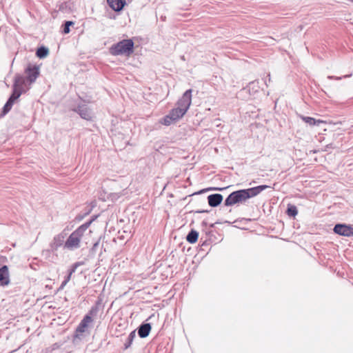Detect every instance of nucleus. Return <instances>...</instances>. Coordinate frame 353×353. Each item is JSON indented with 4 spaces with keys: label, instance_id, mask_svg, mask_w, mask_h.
Here are the masks:
<instances>
[{
    "label": "nucleus",
    "instance_id": "obj_34",
    "mask_svg": "<svg viewBox=\"0 0 353 353\" xmlns=\"http://www.w3.org/2000/svg\"><path fill=\"white\" fill-rule=\"evenodd\" d=\"M224 188H214V190H223Z\"/></svg>",
    "mask_w": 353,
    "mask_h": 353
},
{
    "label": "nucleus",
    "instance_id": "obj_4",
    "mask_svg": "<svg viewBox=\"0 0 353 353\" xmlns=\"http://www.w3.org/2000/svg\"><path fill=\"white\" fill-rule=\"evenodd\" d=\"M134 51V42L132 39H123L114 44L110 49V54L114 56L130 55Z\"/></svg>",
    "mask_w": 353,
    "mask_h": 353
},
{
    "label": "nucleus",
    "instance_id": "obj_22",
    "mask_svg": "<svg viewBox=\"0 0 353 353\" xmlns=\"http://www.w3.org/2000/svg\"><path fill=\"white\" fill-rule=\"evenodd\" d=\"M73 24H74V23L72 21H65L63 25V32L64 34H68L70 31V27Z\"/></svg>",
    "mask_w": 353,
    "mask_h": 353
},
{
    "label": "nucleus",
    "instance_id": "obj_27",
    "mask_svg": "<svg viewBox=\"0 0 353 353\" xmlns=\"http://www.w3.org/2000/svg\"><path fill=\"white\" fill-rule=\"evenodd\" d=\"M258 83H259V82L257 81H254L250 82L249 83V88H256V85L258 84Z\"/></svg>",
    "mask_w": 353,
    "mask_h": 353
},
{
    "label": "nucleus",
    "instance_id": "obj_31",
    "mask_svg": "<svg viewBox=\"0 0 353 353\" xmlns=\"http://www.w3.org/2000/svg\"><path fill=\"white\" fill-rule=\"evenodd\" d=\"M268 81L270 82L271 81V77H270V74H268Z\"/></svg>",
    "mask_w": 353,
    "mask_h": 353
},
{
    "label": "nucleus",
    "instance_id": "obj_29",
    "mask_svg": "<svg viewBox=\"0 0 353 353\" xmlns=\"http://www.w3.org/2000/svg\"><path fill=\"white\" fill-rule=\"evenodd\" d=\"M71 276H72V275H70V274H68V276H66V278L65 279V281L67 283H68V282H69V281L70 280V279H71Z\"/></svg>",
    "mask_w": 353,
    "mask_h": 353
},
{
    "label": "nucleus",
    "instance_id": "obj_24",
    "mask_svg": "<svg viewBox=\"0 0 353 353\" xmlns=\"http://www.w3.org/2000/svg\"><path fill=\"white\" fill-rule=\"evenodd\" d=\"M53 252L52 250H51V248H50V249H48V250H45L42 252V255L46 258V259H48L49 260H50V255H51V253Z\"/></svg>",
    "mask_w": 353,
    "mask_h": 353
},
{
    "label": "nucleus",
    "instance_id": "obj_1",
    "mask_svg": "<svg viewBox=\"0 0 353 353\" xmlns=\"http://www.w3.org/2000/svg\"><path fill=\"white\" fill-rule=\"evenodd\" d=\"M269 188V185H261L248 189L234 191L225 199L224 204L226 206H232L239 203L245 202L248 199L258 195L262 191Z\"/></svg>",
    "mask_w": 353,
    "mask_h": 353
},
{
    "label": "nucleus",
    "instance_id": "obj_11",
    "mask_svg": "<svg viewBox=\"0 0 353 353\" xmlns=\"http://www.w3.org/2000/svg\"><path fill=\"white\" fill-rule=\"evenodd\" d=\"M10 283L9 271L7 265L0 268V285L4 286Z\"/></svg>",
    "mask_w": 353,
    "mask_h": 353
},
{
    "label": "nucleus",
    "instance_id": "obj_21",
    "mask_svg": "<svg viewBox=\"0 0 353 353\" xmlns=\"http://www.w3.org/2000/svg\"><path fill=\"white\" fill-rule=\"evenodd\" d=\"M175 121L174 119H172V118L170 117V114L166 115L163 118V119L161 121V123L165 125H170L172 122Z\"/></svg>",
    "mask_w": 353,
    "mask_h": 353
},
{
    "label": "nucleus",
    "instance_id": "obj_6",
    "mask_svg": "<svg viewBox=\"0 0 353 353\" xmlns=\"http://www.w3.org/2000/svg\"><path fill=\"white\" fill-rule=\"evenodd\" d=\"M31 84L27 80V79L21 75H16L14 77V81L12 86V94H19V97L22 93L26 92L30 88Z\"/></svg>",
    "mask_w": 353,
    "mask_h": 353
},
{
    "label": "nucleus",
    "instance_id": "obj_26",
    "mask_svg": "<svg viewBox=\"0 0 353 353\" xmlns=\"http://www.w3.org/2000/svg\"><path fill=\"white\" fill-rule=\"evenodd\" d=\"M120 196L121 194L119 193H112L110 194V198L112 201L117 200Z\"/></svg>",
    "mask_w": 353,
    "mask_h": 353
},
{
    "label": "nucleus",
    "instance_id": "obj_3",
    "mask_svg": "<svg viewBox=\"0 0 353 353\" xmlns=\"http://www.w3.org/2000/svg\"><path fill=\"white\" fill-rule=\"evenodd\" d=\"M93 220L94 219L83 223L74 230L65 242L64 248L70 250H74L79 248L81 245V239Z\"/></svg>",
    "mask_w": 353,
    "mask_h": 353
},
{
    "label": "nucleus",
    "instance_id": "obj_13",
    "mask_svg": "<svg viewBox=\"0 0 353 353\" xmlns=\"http://www.w3.org/2000/svg\"><path fill=\"white\" fill-rule=\"evenodd\" d=\"M107 2L109 6L117 12L121 11L125 4L124 0H107Z\"/></svg>",
    "mask_w": 353,
    "mask_h": 353
},
{
    "label": "nucleus",
    "instance_id": "obj_23",
    "mask_svg": "<svg viewBox=\"0 0 353 353\" xmlns=\"http://www.w3.org/2000/svg\"><path fill=\"white\" fill-rule=\"evenodd\" d=\"M83 264V262H76L74 263L72 267L70 268V269L68 270V274H70V275H72L73 273L75 272L76 270L77 269L78 267H79L80 265H82Z\"/></svg>",
    "mask_w": 353,
    "mask_h": 353
},
{
    "label": "nucleus",
    "instance_id": "obj_12",
    "mask_svg": "<svg viewBox=\"0 0 353 353\" xmlns=\"http://www.w3.org/2000/svg\"><path fill=\"white\" fill-rule=\"evenodd\" d=\"M223 201V196L221 194H212L208 196V204L211 207H216Z\"/></svg>",
    "mask_w": 353,
    "mask_h": 353
},
{
    "label": "nucleus",
    "instance_id": "obj_30",
    "mask_svg": "<svg viewBox=\"0 0 353 353\" xmlns=\"http://www.w3.org/2000/svg\"><path fill=\"white\" fill-rule=\"evenodd\" d=\"M67 283H68L64 280V281L62 282V283L61 284V285H63V286H64V287H65V286L66 285V284H67Z\"/></svg>",
    "mask_w": 353,
    "mask_h": 353
},
{
    "label": "nucleus",
    "instance_id": "obj_9",
    "mask_svg": "<svg viewBox=\"0 0 353 353\" xmlns=\"http://www.w3.org/2000/svg\"><path fill=\"white\" fill-rule=\"evenodd\" d=\"M66 234L61 232L57 235H56L52 242L50 243V248L52 252H55L58 250L59 247H61L64 242V239L65 238Z\"/></svg>",
    "mask_w": 353,
    "mask_h": 353
},
{
    "label": "nucleus",
    "instance_id": "obj_20",
    "mask_svg": "<svg viewBox=\"0 0 353 353\" xmlns=\"http://www.w3.org/2000/svg\"><path fill=\"white\" fill-rule=\"evenodd\" d=\"M287 214L290 216H295L298 214L296 207L293 205H289L287 209Z\"/></svg>",
    "mask_w": 353,
    "mask_h": 353
},
{
    "label": "nucleus",
    "instance_id": "obj_33",
    "mask_svg": "<svg viewBox=\"0 0 353 353\" xmlns=\"http://www.w3.org/2000/svg\"><path fill=\"white\" fill-rule=\"evenodd\" d=\"M208 210L198 211L199 213L208 212Z\"/></svg>",
    "mask_w": 353,
    "mask_h": 353
},
{
    "label": "nucleus",
    "instance_id": "obj_7",
    "mask_svg": "<svg viewBox=\"0 0 353 353\" xmlns=\"http://www.w3.org/2000/svg\"><path fill=\"white\" fill-rule=\"evenodd\" d=\"M39 67L38 65H28L25 70V73L27 74V80L30 84L33 83L39 75Z\"/></svg>",
    "mask_w": 353,
    "mask_h": 353
},
{
    "label": "nucleus",
    "instance_id": "obj_8",
    "mask_svg": "<svg viewBox=\"0 0 353 353\" xmlns=\"http://www.w3.org/2000/svg\"><path fill=\"white\" fill-rule=\"evenodd\" d=\"M334 232L344 236H353V228L345 224H336L334 228Z\"/></svg>",
    "mask_w": 353,
    "mask_h": 353
},
{
    "label": "nucleus",
    "instance_id": "obj_32",
    "mask_svg": "<svg viewBox=\"0 0 353 353\" xmlns=\"http://www.w3.org/2000/svg\"><path fill=\"white\" fill-rule=\"evenodd\" d=\"M64 288V286L63 285H60V287L59 288V290H61Z\"/></svg>",
    "mask_w": 353,
    "mask_h": 353
},
{
    "label": "nucleus",
    "instance_id": "obj_15",
    "mask_svg": "<svg viewBox=\"0 0 353 353\" xmlns=\"http://www.w3.org/2000/svg\"><path fill=\"white\" fill-rule=\"evenodd\" d=\"M18 98H19V94H16V96L11 94V96L9 97L8 100L7 101V102L6 103V104L4 105V106L3 108L2 112H3V114H7L10 110L14 102Z\"/></svg>",
    "mask_w": 353,
    "mask_h": 353
},
{
    "label": "nucleus",
    "instance_id": "obj_35",
    "mask_svg": "<svg viewBox=\"0 0 353 353\" xmlns=\"http://www.w3.org/2000/svg\"><path fill=\"white\" fill-rule=\"evenodd\" d=\"M265 84L268 86V82H267V80H265Z\"/></svg>",
    "mask_w": 353,
    "mask_h": 353
},
{
    "label": "nucleus",
    "instance_id": "obj_18",
    "mask_svg": "<svg viewBox=\"0 0 353 353\" xmlns=\"http://www.w3.org/2000/svg\"><path fill=\"white\" fill-rule=\"evenodd\" d=\"M48 53H49L48 49L44 46L39 47L37 50V52H36L37 56L40 59L45 58L46 57H47Z\"/></svg>",
    "mask_w": 353,
    "mask_h": 353
},
{
    "label": "nucleus",
    "instance_id": "obj_14",
    "mask_svg": "<svg viewBox=\"0 0 353 353\" xmlns=\"http://www.w3.org/2000/svg\"><path fill=\"white\" fill-rule=\"evenodd\" d=\"M151 325L150 323L141 324L138 328V334L141 338H145L150 334Z\"/></svg>",
    "mask_w": 353,
    "mask_h": 353
},
{
    "label": "nucleus",
    "instance_id": "obj_16",
    "mask_svg": "<svg viewBox=\"0 0 353 353\" xmlns=\"http://www.w3.org/2000/svg\"><path fill=\"white\" fill-rule=\"evenodd\" d=\"M300 118L310 126L319 125L320 123H323V121L320 119H315L313 117H305V116H300Z\"/></svg>",
    "mask_w": 353,
    "mask_h": 353
},
{
    "label": "nucleus",
    "instance_id": "obj_10",
    "mask_svg": "<svg viewBox=\"0 0 353 353\" xmlns=\"http://www.w3.org/2000/svg\"><path fill=\"white\" fill-rule=\"evenodd\" d=\"M74 111L77 112L83 119L89 121L92 118V112L86 105H79L77 108L74 109Z\"/></svg>",
    "mask_w": 353,
    "mask_h": 353
},
{
    "label": "nucleus",
    "instance_id": "obj_25",
    "mask_svg": "<svg viewBox=\"0 0 353 353\" xmlns=\"http://www.w3.org/2000/svg\"><path fill=\"white\" fill-rule=\"evenodd\" d=\"M351 76H352V74H347V75H344L343 77L328 76V77H327V79H329L341 80V79H342L343 78H347V77H351Z\"/></svg>",
    "mask_w": 353,
    "mask_h": 353
},
{
    "label": "nucleus",
    "instance_id": "obj_17",
    "mask_svg": "<svg viewBox=\"0 0 353 353\" xmlns=\"http://www.w3.org/2000/svg\"><path fill=\"white\" fill-rule=\"evenodd\" d=\"M199 236V233L194 230H192L187 235L186 240L190 243L196 242Z\"/></svg>",
    "mask_w": 353,
    "mask_h": 353
},
{
    "label": "nucleus",
    "instance_id": "obj_28",
    "mask_svg": "<svg viewBox=\"0 0 353 353\" xmlns=\"http://www.w3.org/2000/svg\"><path fill=\"white\" fill-rule=\"evenodd\" d=\"M99 241H97L96 243H94L92 248V250L95 251L97 250V247L99 246Z\"/></svg>",
    "mask_w": 353,
    "mask_h": 353
},
{
    "label": "nucleus",
    "instance_id": "obj_5",
    "mask_svg": "<svg viewBox=\"0 0 353 353\" xmlns=\"http://www.w3.org/2000/svg\"><path fill=\"white\" fill-rule=\"evenodd\" d=\"M99 312V307L97 306H93L91 307L88 313L83 317L81 323L78 325L75 331L74 339L79 337L80 335L85 332L88 329L89 324L93 321V317L97 315Z\"/></svg>",
    "mask_w": 353,
    "mask_h": 353
},
{
    "label": "nucleus",
    "instance_id": "obj_19",
    "mask_svg": "<svg viewBox=\"0 0 353 353\" xmlns=\"http://www.w3.org/2000/svg\"><path fill=\"white\" fill-rule=\"evenodd\" d=\"M136 337L135 331H132L128 336L127 341L124 344L125 349H128L131 345L134 339Z\"/></svg>",
    "mask_w": 353,
    "mask_h": 353
},
{
    "label": "nucleus",
    "instance_id": "obj_2",
    "mask_svg": "<svg viewBox=\"0 0 353 353\" xmlns=\"http://www.w3.org/2000/svg\"><path fill=\"white\" fill-rule=\"evenodd\" d=\"M192 103V90H186L177 102V107L170 112V115L175 121L183 117L189 109Z\"/></svg>",
    "mask_w": 353,
    "mask_h": 353
}]
</instances>
